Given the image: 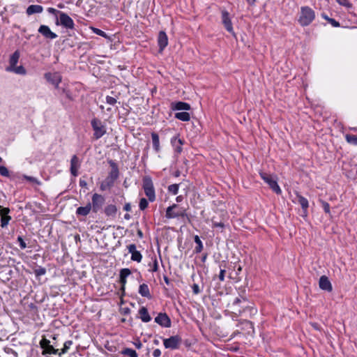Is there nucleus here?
Returning <instances> with one entry per match:
<instances>
[{
    "mask_svg": "<svg viewBox=\"0 0 357 357\" xmlns=\"http://www.w3.org/2000/svg\"><path fill=\"white\" fill-rule=\"evenodd\" d=\"M104 212L107 217H114L117 212V208L114 204H109L105 206Z\"/></svg>",
    "mask_w": 357,
    "mask_h": 357,
    "instance_id": "30",
    "label": "nucleus"
},
{
    "mask_svg": "<svg viewBox=\"0 0 357 357\" xmlns=\"http://www.w3.org/2000/svg\"><path fill=\"white\" fill-rule=\"evenodd\" d=\"M38 32L43 35L45 38L47 39H55L57 38V35L52 32L50 27L47 25H40L38 29Z\"/></svg>",
    "mask_w": 357,
    "mask_h": 357,
    "instance_id": "16",
    "label": "nucleus"
},
{
    "mask_svg": "<svg viewBox=\"0 0 357 357\" xmlns=\"http://www.w3.org/2000/svg\"><path fill=\"white\" fill-rule=\"evenodd\" d=\"M73 344V341L68 340L64 342L63 347L61 349V354L66 353Z\"/></svg>",
    "mask_w": 357,
    "mask_h": 357,
    "instance_id": "41",
    "label": "nucleus"
},
{
    "mask_svg": "<svg viewBox=\"0 0 357 357\" xmlns=\"http://www.w3.org/2000/svg\"><path fill=\"white\" fill-rule=\"evenodd\" d=\"M33 272L36 277H40L46 273V269L44 267L39 266L38 268H36Z\"/></svg>",
    "mask_w": 357,
    "mask_h": 357,
    "instance_id": "40",
    "label": "nucleus"
},
{
    "mask_svg": "<svg viewBox=\"0 0 357 357\" xmlns=\"http://www.w3.org/2000/svg\"><path fill=\"white\" fill-rule=\"evenodd\" d=\"M134 344L138 349L142 347V344L139 340H137V342H134Z\"/></svg>",
    "mask_w": 357,
    "mask_h": 357,
    "instance_id": "57",
    "label": "nucleus"
},
{
    "mask_svg": "<svg viewBox=\"0 0 357 357\" xmlns=\"http://www.w3.org/2000/svg\"><path fill=\"white\" fill-rule=\"evenodd\" d=\"M183 196L182 195H179L178 197H176V201L177 202H181L183 201Z\"/></svg>",
    "mask_w": 357,
    "mask_h": 357,
    "instance_id": "61",
    "label": "nucleus"
},
{
    "mask_svg": "<svg viewBox=\"0 0 357 357\" xmlns=\"http://www.w3.org/2000/svg\"><path fill=\"white\" fill-rule=\"evenodd\" d=\"M100 188L102 191H105L106 190L110 189L111 188L107 183H105V181H103L100 184Z\"/></svg>",
    "mask_w": 357,
    "mask_h": 357,
    "instance_id": "51",
    "label": "nucleus"
},
{
    "mask_svg": "<svg viewBox=\"0 0 357 357\" xmlns=\"http://www.w3.org/2000/svg\"><path fill=\"white\" fill-rule=\"evenodd\" d=\"M257 0H246L247 3L250 6H254Z\"/></svg>",
    "mask_w": 357,
    "mask_h": 357,
    "instance_id": "60",
    "label": "nucleus"
},
{
    "mask_svg": "<svg viewBox=\"0 0 357 357\" xmlns=\"http://www.w3.org/2000/svg\"><path fill=\"white\" fill-rule=\"evenodd\" d=\"M91 29L92 30L93 33H94L98 36H100L105 38H109V36L103 31H102L98 28H95V27H91Z\"/></svg>",
    "mask_w": 357,
    "mask_h": 357,
    "instance_id": "38",
    "label": "nucleus"
},
{
    "mask_svg": "<svg viewBox=\"0 0 357 357\" xmlns=\"http://www.w3.org/2000/svg\"><path fill=\"white\" fill-rule=\"evenodd\" d=\"M123 209L126 211H130L131 210V206L129 203H127L124 205Z\"/></svg>",
    "mask_w": 357,
    "mask_h": 357,
    "instance_id": "58",
    "label": "nucleus"
},
{
    "mask_svg": "<svg viewBox=\"0 0 357 357\" xmlns=\"http://www.w3.org/2000/svg\"><path fill=\"white\" fill-rule=\"evenodd\" d=\"M128 252L131 254V260L137 262H141L142 259V255L139 251L136 250L135 244H130L127 246Z\"/></svg>",
    "mask_w": 357,
    "mask_h": 357,
    "instance_id": "15",
    "label": "nucleus"
},
{
    "mask_svg": "<svg viewBox=\"0 0 357 357\" xmlns=\"http://www.w3.org/2000/svg\"><path fill=\"white\" fill-rule=\"evenodd\" d=\"M158 43L160 48V51L162 52L168 45V38L166 33L161 31L158 33Z\"/></svg>",
    "mask_w": 357,
    "mask_h": 357,
    "instance_id": "19",
    "label": "nucleus"
},
{
    "mask_svg": "<svg viewBox=\"0 0 357 357\" xmlns=\"http://www.w3.org/2000/svg\"><path fill=\"white\" fill-rule=\"evenodd\" d=\"M225 270L221 269L220 271V274L218 275L219 280L220 281H224V280H225Z\"/></svg>",
    "mask_w": 357,
    "mask_h": 357,
    "instance_id": "55",
    "label": "nucleus"
},
{
    "mask_svg": "<svg viewBox=\"0 0 357 357\" xmlns=\"http://www.w3.org/2000/svg\"><path fill=\"white\" fill-rule=\"evenodd\" d=\"M149 202L145 198H142L139 201V207L140 210L144 211L148 207Z\"/></svg>",
    "mask_w": 357,
    "mask_h": 357,
    "instance_id": "42",
    "label": "nucleus"
},
{
    "mask_svg": "<svg viewBox=\"0 0 357 357\" xmlns=\"http://www.w3.org/2000/svg\"><path fill=\"white\" fill-rule=\"evenodd\" d=\"M298 203L301 206L304 215H307V211L309 206L307 199L301 195L296 196Z\"/></svg>",
    "mask_w": 357,
    "mask_h": 357,
    "instance_id": "22",
    "label": "nucleus"
},
{
    "mask_svg": "<svg viewBox=\"0 0 357 357\" xmlns=\"http://www.w3.org/2000/svg\"><path fill=\"white\" fill-rule=\"evenodd\" d=\"M155 321L162 327L169 328L171 326V320L166 313H159L155 318Z\"/></svg>",
    "mask_w": 357,
    "mask_h": 357,
    "instance_id": "13",
    "label": "nucleus"
},
{
    "mask_svg": "<svg viewBox=\"0 0 357 357\" xmlns=\"http://www.w3.org/2000/svg\"><path fill=\"white\" fill-rule=\"evenodd\" d=\"M80 167V161L76 155H73L70 160V173L73 176L78 175V169Z\"/></svg>",
    "mask_w": 357,
    "mask_h": 357,
    "instance_id": "17",
    "label": "nucleus"
},
{
    "mask_svg": "<svg viewBox=\"0 0 357 357\" xmlns=\"http://www.w3.org/2000/svg\"><path fill=\"white\" fill-rule=\"evenodd\" d=\"M121 354L129 357H138L137 352L134 349L130 348L124 349L122 350Z\"/></svg>",
    "mask_w": 357,
    "mask_h": 357,
    "instance_id": "34",
    "label": "nucleus"
},
{
    "mask_svg": "<svg viewBox=\"0 0 357 357\" xmlns=\"http://www.w3.org/2000/svg\"><path fill=\"white\" fill-rule=\"evenodd\" d=\"M192 291L195 294H198L200 293V289L197 284H194L192 286Z\"/></svg>",
    "mask_w": 357,
    "mask_h": 357,
    "instance_id": "53",
    "label": "nucleus"
},
{
    "mask_svg": "<svg viewBox=\"0 0 357 357\" xmlns=\"http://www.w3.org/2000/svg\"><path fill=\"white\" fill-rule=\"evenodd\" d=\"M10 213V209L8 208H5L0 206V215L2 217L3 215H8Z\"/></svg>",
    "mask_w": 357,
    "mask_h": 357,
    "instance_id": "45",
    "label": "nucleus"
},
{
    "mask_svg": "<svg viewBox=\"0 0 357 357\" xmlns=\"http://www.w3.org/2000/svg\"><path fill=\"white\" fill-rule=\"evenodd\" d=\"M7 72H12L17 75H24L26 74V69L22 66H15L11 69H6Z\"/></svg>",
    "mask_w": 357,
    "mask_h": 357,
    "instance_id": "31",
    "label": "nucleus"
},
{
    "mask_svg": "<svg viewBox=\"0 0 357 357\" xmlns=\"http://www.w3.org/2000/svg\"><path fill=\"white\" fill-rule=\"evenodd\" d=\"M17 241L19 242L20 247L21 249H25L26 248V244L22 236L17 237Z\"/></svg>",
    "mask_w": 357,
    "mask_h": 357,
    "instance_id": "47",
    "label": "nucleus"
},
{
    "mask_svg": "<svg viewBox=\"0 0 357 357\" xmlns=\"http://www.w3.org/2000/svg\"><path fill=\"white\" fill-rule=\"evenodd\" d=\"M323 208L326 213H330V205L326 202H322Z\"/></svg>",
    "mask_w": 357,
    "mask_h": 357,
    "instance_id": "50",
    "label": "nucleus"
},
{
    "mask_svg": "<svg viewBox=\"0 0 357 357\" xmlns=\"http://www.w3.org/2000/svg\"><path fill=\"white\" fill-rule=\"evenodd\" d=\"M0 174L5 177H9V171L5 166H0Z\"/></svg>",
    "mask_w": 357,
    "mask_h": 357,
    "instance_id": "43",
    "label": "nucleus"
},
{
    "mask_svg": "<svg viewBox=\"0 0 357 357\" xmlns=\"http://www.w3.org/2000/svg\"><path fill=\"white\" fill-rule=\"evenodd\" d=\"M212 227L214 228H218L222 232L225 227L224 222H217L215 218L211 219Z\"/></svg>",
    "mask_w": 357,
    "mask_h": 357,
    "instance_id": "36",
    "label": "nucleus"
},
{
    "mask_svg": "<svg viewBox=\"0 0 357 357\" xmlns=\"http://www.w3.org/2000/svg\"><path fill=\"white\" fill-rule=\"evenodd\" d=\"M158 261H157L156 259H155L150 271L152 272H156L158 271Z\"/></svg>",
    "mask_w": 357,
    "mask_h": 357,
    "instance_id": "52",
    "label": "nucleus"
},
{
    "mask_svg": "<svg viewBox=\"0 0 357 357\" xmlns=\"http://www.w3.org/2000/svg\"><path fill=\"white\" fill-rule=\"evenodd\" d=\"M143 189L146 196L151 202L155 199V192L153 181L150 176H144L143 178Z\"/></svg>",
    "mask_w": 357,
    "mask_h": 357,
    "instance_id": "4",
    "label": "nucleus"
},
{
    "mask_svg": "<svg viewBox=\"0 0 357 357\" xmlns=\"http://www.w3.org/2000/svg\"><path fill=\"white\" fill-rule=\"evenodd\" d=\"M46 80L54 85L56 89L59 88V84L62 81V77L59 73H46L44 75Z\"/></svg>",
    "mask_w": 357,
    "mask_h": 357,
    "instance_id": "11",
    "label": "nucleus"
},
{
    "mask_svg": "<svg viewBox=\"0 0 357 357\" xmlns=\"http://www.w3.org/2000/svg\"><path fill=\"white\" fill-rule=\"evenodd\" d=\"M59 15L56 24H60L67 29H74L75 24L73 19L63 12H59Z\"/></svg>",
    "mask_w": 357,
    "mask_h": 357,
    "instance_id": "7",
    "label": "nucleus"
},
{
    "mask_svg": "<svg viewBox=\"0 0 357 357\" xmlns=\"http://www.w3.org/2000/svg\"><path fill=\"white\" fill-rule=\"evenodd\" d=\"M24 178L26 181H29L31 183H37V184L39 183L38 179L36 178H35V177L24 175Z\"/></svg>",
    "mask_w": 357,
    "mask_h": 357,
    "instance_id": "46",
    "label": "nucleus"
},
{
    "mask_svg": "<svg viewBox=\"0 0 357 357\" xmlns=\"http://www.w3.org/2000/svg\"><path fill=\"white\" fill-rule=\"evenodd\" d=\"M104 181H105V183H107L109 186L110 188H112L114 184V182H115V180L111 178H109L108 176L104 180Z\"/></svg>",
    "mask_w": 357,
    "mask_h": 357,
    "instance_id": "54",
    "label": "nucleus"
},
{
    "mask_svg": "<svg viewBox=\"0 0 357 357\" xmlns=\"http://www.w3.org/2000/svg\"><path fill=\"white\" fill-rule=\"evenodd\" d=\"M139 314L140 315V319L143 322L147 323L151 320V317L145 307H142L139 309Z\"/></svg>",
    "mask_w": 357,
    "mask_h": 357,
    "instance_id": "29",
    "label": "nucleus"
},
{
    "mask_svg": "<svg viewBox=\"0 0 357 357\" xmlns=\"http://www.w3.org/2000/svg\"><path fill=\"white\" fill-rule=\"evenodd\" d=\"M151 139L153 143V148L156 153L160 151V139L159 136L156 132L151 133Z\"/></svg>",
    "mask_w": 357,
    "mask_h": 357,
    "instance_id": "27",
    "label": "nucleus"
},
{
    "mask_svg": "<svg viewBox=\"0 0 357 357\" xmlns=\"http://www.w3.org/2000/svg\"><path fill=\"white\" fill-rule=\"evenodd\" d=\"M186 211V208L181 207L176 204H174L172 206H169L167 208L165 217L167 219L184 218L187 216Z\"/></svg>",
    "mask_w": 357,
    "mask_h": 357,
    "instance_id": "3",
    "label": "nucleus"
},
{
    "mask_svg": "<svg viewBox=\"0 0 357 357\" xmlns=\"http://www.w3.org/2000/svg\"><path fill=\"white\" fill-rule=\"evenodd\" d=\"M131 274V271L129 268H122L120 271V282L122 285V289H124V287L126 284V278Z\"/></svg>",
    "mask_w": 357,
    "mask_h": 357,
    "instance_id": "24",
    "label": "nucleus"
},
{
    "mask_svg": "<svg viewBox=\"0 0 357 357\" xmlns=\"http://www.w3.org/2000/svg\"><path fill=\"white\" fill-rule=\"evenodd\" d=\"M48 12L50 13H55L57 12V10L53 8H48ZM59 11H58L59 13Z\"/></svg>",
    "mask_w": 357,
    "mask_h": 357,
    "instance_id": "62",
    "label": "nucleus"
},
{
    "mask_svg": "<svg viewBox=\"0 0 357 357\" xmlns=\"http://www.w3.org/2000/svg\"><path fill=\"white\" fill-rule=\"evenodd\" d=\"M11 220V217L8 215H3L1 219V227L4 228L7 227L9 221Z\"/></svg>",
    "mask_w": 357,
    "mask_h": 357,
    "instance_id": "37",
    "label": "nucleus"
},
{
    "mask_svg": "<svg viewBox=\"0 0 357 357\" xmlns=\"http://www.w3.org/2000/svg\"><path fill=\"white\" fill-rule=\"evenodd\" d=\"M228 307L232 310V312L236 316H240L243 313L249 311L250 315L255 314L257 310L249 305V301L245 297L242 296L234 298L231 302L228 303Z\"/></svg>",
    "mask_w": 357,
    "mask_h": 357,
    "instance_id": "1",
    "label": "nucleus"
},
{
    "mask_svg": "<svg viewBox=\"0 0 357 357\" xmlns=\"http://www.w3.org/2000/svg\"><path fill=\"white\" fill-rule=\"evenodd\" d=\"M179 189V184H172L168 186V191L173 195H177Z\"/></svg>",
    "mask_w": 357,
    "mask_h": 357,
    "instance_id": "39",
    "label": "nucleus"
},
{
    "mask_svg": "<svg viewBox=\"0 0 357 357\" xmlns=\"http://www.w3.org/2000/svg\"><path fill=\"white\" fill-rule=\"evenodd\" d=\"M86 185H87V183H86V182L85 181H84V180H80L79 181V185L81 187H86Z\"/></svg>",
    "mask_w": 357,
    "mask_h": 357,
    "instance_id": "59",
    "label": "nucleus"
},
{
    "mask_svg": "<svg viewBox=\"0 0 357 357\" xmlns=\"http://www.w3.org/2000/svg\"><path fill=\"white\" fill-rule=\"evenodd\" d=\"M319 285L320 289L324 291H327L328 292H331L333 289L332 284L328 280V277L326 275H322L319 278Z\"/></svg>",
    "mask_w": 357,
    "mask_h": 357,
    "instance_id": "18",
    "label": "nucleus"
},
{
    "mask_svg": "<svg viewBox=\"0 0 357 357\" xmlns=\"http://www.w3.org/2000/svg\"><path fill=\"white\" fill-rule=\"evenodd\" d=\"M328 22L334 27L340 26V23L333 18H328Z\"/></svg>",
    "mask_w": 357,
    "mask_h": 357,
    "instance_id": "49",
    "label": "nucleus"
},
{
    "mask_svg": "<svg viewBox=\"0 0 357 357\" xmlns=\"http://www.w3.org/2000/svg\"><path fill=\"white\" fill-rule=\"evenodd\" d=\"M7 353H12L15 356H17V353L13 351L12 349H8V351H7Z\"/></svg>",
    "mask_w": 357,
    "mask_h": 357,
    "instance_id": "63",
    "label": "nucleus"
},
{
    "mask_svg": "<svg viewBox=\"0 0 357 357\" xmlns=\"http://www.w3.org/2000/svg\"><path fill=\"white\" fill-rule=\"evenodd\" d=\"M315 18L314 11L309 6H302L298 17V22L302 26H308Z\"/></svg>",
    "mask_w": 357,
    "mask_h": 357,
    "instance_id": "2",
    "label": "nucleus"
},
{
    "mask_svg": "<svg viewBox=\"0 0 357 357\" xmlns=\"http://www.w3.org/2000/svg\"><path fill=\"white\" fill-rule=\"evenodd\" d=\"M172 109L173 110H183V112L188 111L190 109V105L184 102H176L172 103Z\"/></svg>",
    "mask_w": 357,
    "mask_h": 357,
    "instance_id": "21",
    "label": "nucleus"
},
{
    "mask_svg": "<svg viewBox=\"0 0 357 357\" xmlns=\"http://www.w3.org/2000/svg\"><path fill=\"white\" fill-rule=\"evenodd\" d=\"M181 341L182 340L179 335H174L171 336L169 338L164 339L163 344L166 349H177Z\"/></svg>",
    "mask_w": 357,
    "mask_h": 357,
    "instance_id": "9",
    "label": "nucleus"
},
{
    "mask_svg": "<svg viewBox=\"0 0 357 357\" xmlns=\"http://www.w3.org/2000/svg\"><path fill=\"white\" fill-rule=\"evenodd\" d=\"M20 54L19 51H15L9 59V66L6 68V69H11L18 63Z\"/></svg>",
    "mask_w": 357,
    "mask_h": 357,
    "instance_id": "23",
    "label": "nucleus"
},
{
    "mask_svg": "<svg viewBox=\"0 0 357 357\" xmlns=\"http://www.w3.org/2000/svg\"><path fill=\"white\" fill-rule=\"evenodd\" d=\"M91 124L93 130V138L95 139L101 138L106 133V127L100 119H93Z\"/></svg>",
    "mask_w": 357,
    "mask_h": 357,
    "instance_id": "6",
    "label": "nucleus"
},
{
    "mask_svg": "<svg viewBox=\"0 0 357 357\" xmlns=\"http://www.w3.org/2000/svg\"><path fill=\"white\" fill-rule=\"evenodd\" d=\"M337 2L344 6L351 7V3L349 2V0H336Z\"/></svg>",
    "mask_w": 357,
    "mask_h": 357,
    "instance_id": "48",
    "label": "nucleus"
},
{
    "mask_svg": "<svg viewBox=\"0 0 357 357\" xmlns=\"http://www.w3.org/2000/svg\"><path fill=\"white\" fill-rule=\"evenodd\" d=\"M43 10V8L40 5H31L26 8V14L31 15L35 13H41Z\"/></svg>",
    "mask_w": 357,
    "mask_h": 357,
    "instance_id": "26",
    "label": "nucleus"
},
{
    "mask_svg": "<svg viewBox=\"0 0 357 357\" xmlns=\"http://www.w3.org/2000/svg\"><path fill=\"white\" fill-rule=\"evenodd\" d=\"M40 346L43 349V354L61 355L59 349H54V347L50 344V341L45 337L42 338L40 341Z\"/></svg>",
    "mask_w": 357,
    "mask_h": 357,
    "instance_id": "8",
    "label": "nucleus"
},
{
    "mask_svg": "<svg viewBox=\"0 0 357 357\" xmlns=\"http://www.w3.org/2000/svg\"><path fill=\"white\" fill-rule=\"evenodd\" d=\"M345 139L349 144L357 145V135L347 134L345 135Z\"/></svg>",
    "mask_w": 357,
    "mask_h": 357,
    "instance_id": "35",
    "label": "nucleus"
},
{
    "mask_svg": "<svg viewBox=\"0 0 357 357\" xmlns=\"http://www.w3.org/2000/svg\"><path fill=\"white\" fill-rule=\"evenodd\" d=\"M161 355V351L159 349H155L153 351V357H160Z\"/></svg>",
    "mask_w": 357,
    "mask_h": 357,
    "instance_id": "56",
    "label": "nucleus"
},
{
    "mask_svg": "<svg viewBox=\"0 0 357 357\" xmlns=\"http://www.w3.org/2000/svg\"><path fill=\"white\" fill-rule=\"evenodd\" d=\"M106 102L110 105H114L116 103V99L112 96H107L106 97Z\"/></svg>",
    "mask_w": 357,
    "mask_h": 357,
    "instance_id": "44",
    "label": "nucleus"
},
{
    "mask_svg": "<svg viewBox=\"0 0 357 357\" xmlns=\"http://www.w3.org/2000/svg\"><path fill=\"white\" fill-rule=\"evenodd\" d=\"M222 13V22L226 29V30L231 33L233 36H235V33L234 31L232 23L229 17V13L226 10H222L221 11Z\"/></svg>",
    "mask_w": 357,
    "mask_h": 357,
    "instance_id": "12",
    "label": "nucleus"
},
{
    "mask_svg": "<svg viewBox=\"0 0 357 357\" xmlns=\"http://www.w3.org/2000/svg\"><path fill=\"white\" fill-rule=\"evenodd\" d=\"M138 292L143 297H146L148 298H151V294L150 293L149 286L146 284L144 283V284H140L139 287Z\"/></svg>",
    "mask_w": 357,
    "mask_h": 357,
    "instance_id": "25",
    "label": "nucleus"
},
{
    "mask_svg": "<svg viewBox=\"0 0 357 357\" xmlns=\"http://www.w3.org/2000/svg\"><path fill=\"white\" fill-rule=\"evenodd\" d=\"M259 175L261 178L264 181V182L269 185L273 192L278 195L282 193V190L278 184L277 179L275 176L268 174L265 172H260Z\"/></svg>",
    "mask_w": 357,
    "mask_h": 357,
    "instance_id": "5",
    "label": "nucleus"
},
{
    "mask_svg": "<svg viewBox=\"0 0 357 357\" xmlns=\"http://www.w3.org/2000/svg\"><path fill=\"white\" fill-rule=\"evenodd\" d=\"M184 144V141L178 137V135L173 137L171 139V144L174 149V152L178 155L183 151L182 146Z\"/></svg>",
    "mask_w": 357,
    "mask_h": 357,
    "instance_id": "14",
    "label": "nucleus"
},
{
    "mask_svg": "<svg viewBox=\"0 0 357 357\" xmlns=\"http://www.w3.org/2000/svg\"><path fill=\"white\" fill-rule=\"evenodd\" d=\"M91 210V203L87 204L85 206H79L77 208L76 214L82 216H86Z\"/></svg>",
    "mask_w": 357,
    "mask_h": 357,
    "instance_id": "28",
    "label": "nucleus"
},
{
    "mask_svg": "<svg viewBox=\"0 0 357 357\" xmlns=\"http://www.w3.org/2000/svg\"><path fill=\"white\" fill-rule=\"evenodd\" d=\"M124 218H125L126 220H130V214H128V213L125 214V215H124Z\"/></svg>",
    "mask_w": 357,
    "mask_h": 357,
    "instance_id": "64",
    "label": "nucleus"
},
{
    "mask_svg": "<svg viewBox=\"0 0 357 357\" xmlns=\"http://www.w3.org/2000/svg\"><path fill=\"white\" fill-rule=\"evenodd\" d=\"M91 200V210L94 213L98 212L102 208L105 201L102 195L97 193L93 195Z\"/></svg>",
    "mask_w": 357,
    "mask_h": 357,
    "instance_id": "10",
    "label": "nucleus"
},
{
    "mask_svg": "<svg viewBox=\"0 0 357 357\" xmlns=\"http://www.w3.org/2000/svg\"><path fill=\"white\" fill-rule=\"evenodd\" d=\"M195 242L197 244V246L195 248V251L197 253H199L203 250V244L202 241L200 240L199 237L196 235L194 238Z\"/></svg>",
    "mask_w": 357,
    "mask_h": 357,
    "instance_id": "33",
    "label": "nucleus"
},
{
    "mask_svg": "<svg viewBox=\"0 0 357 357\" xmlns=\"http://www.w3.org/2000/svg\"><path fill=\"white\" fill-rule=\"evenodd\" d=\"M175 118L183 121H188L190 119V115L186 111L180 112L175 114Z\"/></svg>",
    "mask_w": 357,
    "mask_h": 357,
    "instance_id": "32",
    "label": "nucleus"
},
{
    "mask_svg": "<svg viewBox=\"0 0 357 357\" xmlns=\"http://www.w3.org/2000/svg\"><path fill=\"white\" fill-rule=\"evenodd\" d=\"M109 164L111 167V171L107 176L116 181L119 175L118 166L116 163L112 160L109 161Z\"/></svg>",
    "mask_w": 357,
    "mask_h": 357,
    "instance_id": "20",
    "label": "nucleus"
}]
</instances>
